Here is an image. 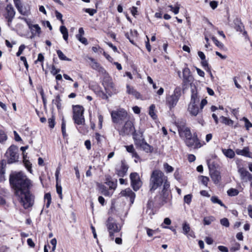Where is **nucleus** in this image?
I'll use <instances>...</instances> for the list:
<instances>
[{"label":"nucleus","instance_id":"30","mask_svg":"<svg viewBox=\"0 0 252 252\" xmlns=\"http://www.w3.org/2000/svg\"><path fill=\"white\" fill-rule=\"evenodd\" d=\"M215 218L213 216H209L204 218L203 224L204 225H210L211 223L215 220Z\"/></svg>","mask_w":252,"mask_h":252},{"label":"nucleus","instance_id":"21","mask_svg":"<svg viewBox=\"0 0 252 252\" xmlns=\"http://www.w3.org/2000/svg\"><path fill=\"white\" fill-rule=\"evenodd\" d=\"M183 80L185 83H189L192 81V77L188 67H185L183 70Z\"/></svg>","mask_w":252,"mask_h":252},{"label":"nucleus","instance_id":"29","mask_svg":"<svg viewBox=\"0 0 252 252\" xmlns=\"http://www.w3.org/2000/svg\"><path fill=\"white\" fill-rule=\"evenodd\" d=\"M14 3L17 10L22 15H25L26 12H23L22 10L23 6L20 0H13Z\"/></svg>","mask_w":252,"mask_h":252},{"label":"nucleus","instance_id":"25","mask_svg":"<svg viewBox=\"0 0 252 252\" xmlns=\"http://www.w3.org/2000/svg\"><path fill=\"white\" fill-rule=\"evenodd\" d=\"M210 176L212 180L215 184H218L220 180L221 176L220 173L217 170L211 172Z\"/></svg>","mask_w":252,"mask_h":252},{"label":"nucleus","instance_id":"49","mask_svg":"<svg viewBox=\"0 0 252 252\" xmlns=\"http://www.w3.org/2000/svg\"><path fill=\"white\" fill-rule=\"evenodd\" d=\"M240 245L237 242H235L234 245L230 248V251H232V252H235V251L239 250L240 249Z\"/></svg>","mask_w":252,"mask_h":252},{"label":"nucleus","instance_id":"6","mask_svg":"<svg viewBox=\"0 0 252 252\" xmlns=\"http://www.w3.org/2000/svg\"><path fill=\"white\" fill-rule=\"evenodd\" d=\"M73 120L74 123L78 125L84 124L85 119L83 115L84 109L80 105H73Z\"/></svg>","mask_w":252,"mask_h":252},{"label":"nucleus","instance_id":"39","mask_svg":"<svg viewBox=\"0 0 252 252\" xmlns=\"http://www.w3.org/2000/svg\"><path fill=\"white\" fill-rule=\"evenodd\" d=\"M227 193L230 196H235L239 194V192L237 189L231 188L227 190Z\"/></svg>","mask_w":252,"mask_h":252},{"label":"nucleus","instance_id":"19","mask_svg":"<svg viewBox=\"0 0 252 252\" xmlns=\"http://www.w3.org/2000/svg\"><path fill=\"white\" fill-rule=\"evenodd\" d=\"M198 103L190 102L188 106V111L192 116H196L199 112V109L198 107Z\"/></svg>","mask_w":252,"mask_h":252},{"label":"nucleus","instance_id":"12","mask_svg":"<svg viewBox=\"0 0 252 252\" xmlns=\"http://www.w3.org/2000/svg\"><path fill=\"white\" fill-rule=\"evenodd\" d=\"M185 143L188 147L193 149H197L201 147V144L195 134H193V135H191L186 139Z\"/></svg>","mask_w":252,"mask_h":252},{"label":"nucleus","instance_id":"43","mask_svg":"<svg viewBox=\"0 0 252 252\" xmlns=\"http://www.w3.org/2000/svg\"><path fill=\"white\" fill-rule=\"evenodd\" d=\"M48 126L50 128H53L55 125V117L52 116L51 118L48 120Z\"/></svg>","mask_w":252,"mask_h":252},{"label":"nucleus","instance_id":"32","mask_svg":"<svg viewBox=\"0 0 252 252\" xmlns=\"http://www.w3.org/2000/svg\"><path fill=\"white\" fill-rule=\"evenodd\" d=\"M220 118L221 122L226 125L232 126L233 124V121L227 117L221 116Z\"/></svg>","mask_w":252,"mask_h":252},{"label":"nucleus","instance_id":"27","mask_svg":"<svg viewBox=\"0 0 252 252\" xmlns=\"http://www.w3.org/2000/svg\"><path fill=\"white\" fill-rule=\"evenodd\" d=\"M235 153L238 155L249 157V148L248 147H244L242 150L237 149L235 150Z\"/></svg>","mask_w":252,"mask_h":252},{"label":"nucleus","instance_id":"59","mask_svg":"<svg viewBox=\"0 0 252 252\" xmlns=\"http://www.w3.org/2000/svg\"><path fill=\"white\" fill-rule=\"evenodd\" d=\"M105 88L106 90L110 89L113 90L114 89V84L113 82L111 81H109L106 86H105Z\"/></svg>","mask_w":252,"mask_h":252},{"label":"nucleus","instance_id":"48","mask_svg":"<svg viewBox=\"0 0 252 252\" xmlns=\"http://www.w3.org/2000/svg\"><path fill=\"white\" fill-rule=\"evenodd\" d=\"M106 184L110 189H115L116 188L117 184L116 182H114L111 181H107Z\"/></svg>","mask_w":252,"mask_h":252},{"label":"nucleus","instance_id":"64","mask_svg":"<svg viewBox=\"0 0 252 252\" xmlns=\"http://www.w3.org/2000/svg\"><path fill=\"white\" fill-rule=\"evenodd\" d=\"M248 215L252 219V205H249L248 207Z\"/></svg>","mask_w":252,"mask_h":252},{"label":"nucleus","instance_id":"46","mask_svg":"<svg viewBox=\"0 0 252 252\" xmlns=\"http://www.w3.org/2000/svg\"><path fill=\"white\" fill-rule=\"evenodd\" d=\"M100 189L101 190L102 193L105 196H109L110 195V193L109 191L107 190L106 187L104 185H101L100 187Z\"/></svg>","mask_w":252,"mask_h":252},{"label":"nucleus","instance_id":"23","mask_svg":"<svg viewBox=\"0 0 252 252\" xmlns=\"http://www.w3.org/2000/svg\"><path fill=\"white\" fill-rule=\"evenodd\" d=\"M126 151L132 154V156L133 158H135V162H137L138 160H140V157L138 155L136 152L134 147L132 145H130L129 146H125Z\"/></svg>","mask_w":252,"mask_h":252},{"label":"nucleus","instance_id":"7","mask_svg":"<svg viewBox=\"0 0 252 252\" xmlns=\"http://www.w3.org/2000/svg\"><path fill=\"white\" fill-rule=\"evenodd\" d=\"M115 127L119 131V134L121 135L124 136L132 133L133 137L134 134L138 136L134 130V127L132 122L130 121L129 119L126 121L124 125L123 126H121L120 125H119L118 127Z\"/></svg>","mask_w":252,"mask_h":252},{"label":"nucleus","instance_id":"40","mask_svg":"<svg viewBox=\"0 0 252 252\" xmlns=\"http://www.w3.org/2000/svg\"><path fill=\"white\" fill-rule=\"evenodd\" d=\"M163 168L167 173H171L174 171V168L166 162L163 164Z\"/></svg>","mask_w":252,"mask_h":252},{"label":"nucleus","instance_id":"31","mask_svg":"<svg viewBox=\"0 0 252 252\" xmlns=\"http://www.w3.org/2000/svg\"><path fill=\"white\" fill-rule=\"evenodd\" d=\"M60 32L63 35V38L65 40L67 41L68 39V31L66 27L64 26H62L60 27Z\"/></svg>","mask_w":252,"mask_h":252},{"label":"nucleus","instance_id":"15","mask_svg":"<svg viewBox=\"0 0 252 252\" xmlns=\"http://www.w3.org/2000/svg\"><path fill=\"white\" fill-rule=\"evenodd\" d=\"M24 21L26 22L29 28L30 29L32 36L33 37L35 36H39L41 32V31L39 25L38 24H32L30 21H28L26 18H24Z\"/></svg>","mask_w":252,"mask_h":252},{"label":"nucleus","instance_id":"47","mask_svg":"<svg viewBox=\"0 0 252 252\" xmlns=\"http://www.w3.org/2000/svg\"><path fill=\"white\" fill-rule=\"evenodd\" d=\"M83 10L85 12L89 13V15L92 16L97 12V10L95 9L84 8Z\"/></svg>","mask_w":252,"mask_h":252},{"label":"nucleus","instance_id":"3","mask_svg":"<svg viewBox=\"0 0 252 252\" xmlns=\"http://www.w3.org/2000/svg\"><path fill=\"white\" fill-rule=\"evenodd\" d=\"M170 185L167 183L163 186L161 192L157 195L154 198V202L155 204L162 206L166 203H171L172 196L169 189Z\"/></svg>","mask_w":252,"mask_h":252},{"label":"nucleus","instance_id":"61","mask_svg":"<svg viewBox=\"0 0 252 252\" xmlns=\"http://www.w3.org/2000/svg\"><path fill=\"white\" fill-rule=\"evenodd\" d=\"M195 68L197 71L198 75L201 77H204L205 76L204 72L203 70H201L200 69H199L196 67H195Z\"/></svg>","mask_w":252,"mask_h":252},{"label":"nucleus","instance_id":"28","mask_svg":"<svg viewBox=\"0 0 252 252\" xmlns=\"http://www.w3.org/2000/svg\"><path fill=\"white\" fill-rule=\"evenodd\" d=\"M222 152L226 157L230 158H232L235 156V152L232 149H222Z\"/></svg>","mask_w":252,"mask_h":252},{"label":"nucleus","instance_id":"37","mask_svg":"<svg viewBox=\"0 0 252 252\" xmlns=\"http://www.w3.org/2000/svg\"><path fill=\"white\" fill-rule=\"evenodd\" d=\"M211 200L213 203H218L221 206L224 207L225 208H226V206L222 202V201L216 196H212Z\"/></svg>","mask_w":252,"mask_h":252},{"label":"nucleus","instance_id":"33","mask_svg":"<svg viewBox=\"0 0 252 252\" xmlns=\"http://www.w3.org/2000/svg\"><path fill=\"white\" fill-rule=\"evenodd\" d=\"M168 7L170 8V10L172 11L174 13V14L176 15L179 12L180 4L178 3H176L174 7L172 5H168Z\"/></svg>","mask_w":252,"mask_h":252},{"label":"nucleus","instance_id":"14","mask_svg":"<svg viewBox=\"0 0 252 252\" xmlns=\"http://www.w3.org/2000/svg\"><path fill=\"white\" fill-rule=\"evenodd\" d=\"M5 10L6 13L5 14V17L7 20L8 26L10 27L11 26L12 21L15 17V11L11 4L7 5Z\"/></svg>","mask_w":252,"mask_h":252},{"label":"nucleus","instance_id":"57","mask_svg":"<svg viewBox=\"0 0 252 252\" xmlns=\"http://www.w3.org/2000/svg\"><path fill=\"white\" fill-rule=\"evenodd\" d=\"M50 243L53 246L52 248V251H54L56 250V245H57V240L56 238L52 239Z\"/></svg>","mask_w":252,"mask_h":252},{"label":"nucleus","instance_id":"62","mask_svg":"<svg viewBox=\"0 0 252 252\" xmlns=\"http://www.w3.org/2000/svg\"><path fill=\"white\" fill-rule=\"evenodd\" d=\"M210 5L212 9H215L218 6V2L215 0L211 1L210 2Z\"/></svg>","mask_w":252,"mask_h":252},{"label":"nucleus","instance_id":"2","mask_svg":"<svg viewBox=\"0 0 252 252\" xmlns=\"http://www.w3.org/2000/svg\"><path fill=\"white\" fill-rule=\"evenodd\" d=\"M166 183L170 185V183L167 180V177L161 171L159 170L153 171L150 180V190L151 191H155L162 184L164 186Z\"/></svg>","mask_w":252,"mask_h":252},{"label":"nucleus","instance_id":"50","mask_svg":"<svg viewBox=\"0 0 252 252\" xmlns=\"http://www.w3.org/2000/svg\"><path fill=\"white\" fill-rule=\"evenodd\" d=\"M56 190H57V192L59 194L60 198L61 199H62L63 195H62V187L61 186H59L58 182L57 183V185H56Z\"/></svg>","mask_w":252,"mask_h":252},{"label":"nucleus","instance_id":"36","mask_svg":"<svg viewBox=\"0 0 252 252\" xmlns=\"http://www.w3.org/2000/svg\"><path fill=\"white\" fill-rule=\"evenodd\" d=\"M57 55L61 60L62 61H71V59L66 57L63 52L60 50L57 51Z\"/></svg>","mask_w":252,"mask_h":252},{"label":"nucleus","instance_id":"8","mask_svg":"<svg viewBox=\"0 0 252 252\" xmlns=\"http://www.w3.org/2000/svg\"><path fill=\"white\" fill-rule=\"evenodd\" d=\"M134 144L137 148H140L146 153H152L153 152V147L145 141L142 135L139 137L138 136L134 134Z\"/></svg>","mask_w":252,"mask_h":252},{"label":"nucleus","instance_id":"22","mask_svg":"<svg viewBox=\"0 0 252 252\" xmlns=\"http://www.w3.org/2000/svg\"><path fill=\"white\" fill-rule=\"evenodd\" d=\"M88 59L91 62V65L94 69H95L99 72H101L102 73L105 72L104 69L94 59L91 57H89Z\"/></svg>","mask_w":252,"mask_h":252},{"label":"nucleus","instance_id":"4","mask_svg":"<svg viewBox=\"0 0 252 252\" xmlns=\"http://www.w3.org/2000/svg\"><path fill=\"white\" fill-rule=\"evenodd\" d=\"M112 122L116 124V127H118L123 122L129 119L127 112L123 108L113 111L111 113Z\"/></svg>","mask_w":252,"mask_h":252},{"label":"nucleus","instance_id":"35","mask_svg":"<svg viewBox=\"0 0 252 252\" xmlns=\"http://www.w3.org/2000/svg\"><path fill=\"white\" fill-rule=\"evenodd\" d=\"M23 162L28 171L32 173V164L28 159H26L24 154H23Z\"/></svg>","mask_w":252,"mask_h":252},{"label":"nucleus","instance_id":"9","mask_svg":"<svg viewBox=\"0 0 252 252\" xmlns=\"http://www.w3.org/2000/svg\"><path fill=\"white\" fill-rule=\"evenodd\" d=\"M106 225L109 233L110 237L114 239V233L118 232L121 230V226L118 225L116 221L112 218H109L106 222Z\"/></svg>","mask_w":252,"mask_h":252},{"label":"nucleus","instance_id":"45","mask_svg":"<svg viewBox=\"0 0 252 252\" xmlns=\"http://www.w3.org/2000/svg\"><path fill=\"white\" fill-rule=\"evenodd\" d=\"M220 223L222 225L226 227H228L229 226V222L227 218H223L220 220Z\"/></svg>","mask_w":252,"mask_h":252},{"label":"nucleus","instance_id":"60","mask_svg":"<svg viewBox=\"0 0 252 252\" xmlns=\"http://www.w3.org/2000/svg\"><path fill=\"white\" fill-rule=\"evenodd\" d=\"M202 184L205 186H207L208 184V182L209 180V178L206 176H202Z\"/></svg>","mask_w":252,"mask_h":252},{"label":"nucleus","instance_id":"41","mask_svg":"<svg viewBox=\"0 0 252 252\" xmlns=\"http://www.w3.org/2000/svg\"><path fill=\"white\" fill-rule=\"evenodd\" d=\"M61 101V99L59 95L56 96L55 99L53 100V103L56 105L58 109H61L62 107V104Z\"/></svg>","mask_w":252,"mask_h":252},{"label":"nucleus","instance_id":"13","mask_svg":"<svg viewBox=\"0 0 252 252\" xmlns=\"http://www.w3.org/2000/svg\"><path fill=\"white\" fill-rule=\"evenodd\" d=\"M131 186L135 191L138 190L142 185L139 175L137 173H132L130 175Z\"/></svg>","mask_w":252,"mask_h":252},{"label":"nucleus","instance_id":"1","mask_svg":"<svg viewBox=\"0 0 252 252\" xmlns=\"http://www.w3.org/2000/svg\"><path fill=\"white\" fill-rule=\"evenodd\" d=\"M9 182L14 190L15 195L25 209L33 205L34 196L30 191L32 181L22 172H14L10 175Z\"/></svg>","mask_w":252,"mask_h":252},{"label":"nucleus","instance_id":"34","mask_svg":"<svg viewBox=\"0 0 252 252\" xmlns=\"http://www.w3.org/2000/svg\"><path fill=\"white\" fill-rule=\"evenodd\" d=\"M156 107L154 104H152L149 108V114L153 119H156L157 116L155 113Z\"/></svg>","mask_w":252,"mask_h":252},{"label":"nucleus","instance_id":"58","mask_svg":"<svg viewBox=\"0 0 252 252\" xmlns=\"http://www.w3.org/2000/svg\"><path fill=\"white\" fill-rule=\"evenodd\" d=\"M60 71V69H57L56 68L55 66L53 65L51 68V72L53 75L57 74Z\"/></svg>","mask_w":252,"mask_h":252},{"label":"nucleus","instance_id":"10","mask_svg":"<svg viewBox=\"0 0 252 252\" xmlns=\"http://www.w3.org/2000/svg\"><path fill=\"white\" fill-rule=\"evenodd\" d=\"M17 148L14 145L11 146L7 150L5 156L7 158L8 163H12L18 158Z\"/></svg>","mask_w":252,"mask_h":252},{"label":"nucleus","instance_id":"54","mask_svg":"<svg viewBox=\"0 0 252 252\" xmlns=\"http://www.w3.org/2000/svg\"><path fill=\"white\" fill-rule=\"evenodd\" d=\"M25 47H26L25 45H21L19 47L18 51L16 53V56L18 57L20 56L23 53V52L24 50L25 49Z\"/></svg>","mask_w":252,"mask_h":252},{"label":"nucleus","instance_id":"51","mask_svg":"<svg viewBox=\"0 0 252 252\" xmlns=\"http://www.w3.org/2000/svg\"><path fill=\"white\" fill-rule=\"evenodd\" d=\"M212 39L216 46H217L218 47H219L220 48L223 47V44L222 43L220 42L219 41H218L216 37L213 36L212 37Z\"/></svg>","mask_w":252,"mask_h":252},{"label":"nucleus","instance_id":"55","mask_svg":"<svg viewBox=\"0 0 252 252\" xmlns=\"http://www.w3.org/2000/svg\"><path fill=\"white\" fill-rule=\"evenodd\" d=\"M243 120L245 121V126H246L247 129L248 130L250 127H252V123L249 121V120L247 118L244 117Z\"/></svg>","mask_w":252,"mask_h":252},{"label":"nucleus","instance_id":"56","mask_svg":"<svg viewBox=\"0 0 252 252\" xmlns=\"http://www.w3.org/2000/svg\"><path fill=\"white\" fill-rule=\"evenodd\" d=\"M55 15H56V18L58 19V20H60L62 23L63 24V21L62 19L63 18V15L62 14L59 12V11H55Z\"/></svg>","mask_w":252,"mask_h":252},{"label":"nucleus","instance_id":"52","mask_svg":"<svg viewBox=\"0 0 252 252\" xmlns=\"http://www.w3.org/2000/svg\"><path fill=\"white\" fill-rule=\"evenodd\" d=\"M7 139V136L4 131L0 130V142H2Z\"/></svg>","mask_w":252,"mask_h":252},{"label":"nucleus","instance_id":"26","mask_svg":"<svg viewBox=\"0 0 252 252\" xmlns=\"http://www.w3.org/2000/svg\"><path fill=\"white\" fill-rule=\"evenodd\" d=\"M126 93L128 94L132 95L137 99L140 97V94L129 85H126Z\"/></svg>","mask_w":252,"mask_h":252},{"label":"nucleus","instance_id":"42","mask_svg":"<svg viewBox=\"0 0 252 252\" xmlns=\"http://www.w3.org/2000/svg\"><path fill=\"white\" fill-rule=\"evenodd\" d=\"M199 99L198 98L197 93L192 92L190 102H194V103H199Z\"/></svg>","mask_w":252,"mask_h":252},{"label":"nucleus","instance_id":"18","mask_svg":"<svg viewBox=\"0 0 252 252\" xmlns=\"http://www.w3.org/2000/svg\"><path fill=\"white\" fill-rule=\"evenodd\" d=\"M240 174L241 179L246 182L252 180V175L243 168H241L238 170Z\"/></svg>","mask_w":252,"mask_h":252},{"label":"nucleus","instance_id":"20","mask_svg":"<svg viewBox=\"0 0 252 252\" xmlns=\"http://www.w3.org/2000/svg\"><path fill=\"white\" fill-rule=\"evenodd\" d=\"M122 196L129 197L131 203H133L135 197V194L129 188H127L121 192Z\"/></svg>","mask_w":252,"mask_h":252},{"label":"nucleus","instance_id":"53","mask_svg":"<svg viewBox=\"0 0 252 252\" xmlns=\"http://www.w3.org/2000/svg\"><path fill=\"white\" fill-rule=\"evenodd\" d=\"M184 200L185 203L189 204L191 201V195L190 194L185 195L184 198Z\"/></svg>","mask_w":252,"mask_h":252},{"label":"nucleus","instance_id":"5","mask_svg":"<svg viewBox=\"0 0 252 252\" xmlns=\"http://www.w3.org/2000/svg\"><path fill=\"white\" fill-rule=\"evenodd\" d=\"M181 95V91L180 88H176L171 95L166 97V104L169 110H171L177 105Z\"/></svg>","mask_w":252,"mask_h":252},{"label":"nucleus","instance_id":"16","mask_svg":"<svg viewBox=\"0 0 252 252\" xmlns=\"http://www.w3.org/2000/svg\"><path fill=\"white\" fill-rule=\"evenodd\" d=\"M183 233L188 237L195 238L194 232L191 230L190 225L187 221H184L182 224Z\"/></svg>","mask_w":252,"mask_h":252},{"label":"nucleus","instance_id":"11","mask_svg":"<svg viewBox=\"0 0 252 252\" xmlns=\"http://www.w3.org/2000/svg\"><path fill=\"white\" fill-rule=\"evenodd\" d=\"M178 132L181 137L187 139L189 136H191V133L190 129L186 126L185 122L178 123L177 125Z\"/></svg>","mask_w":252,"mask_h":252},{"label":"nucleus","instance_id":"24","mask_svg":"<svg viewBox=\"0 0 252 252\" xmlns=\"http://www.w3.org/2000/svg\"><path fill=\"white\" fill-rule=\"evenodd\" d=\"M234 25H235V29L238 32H243V34L244 35H247V32L246 31H243L244 29V26H243L242 23L238 19L234 20Z\"/></svg>","mask_w":252,"mask_h":252},{"label":"nucleus","instance_id":"44","mask_svg":"<svg viewBox=\"0 0 252 252\" xmlns=\"http://www.w3.org/2000/svg\"><path fill=\"white\" fill-rule=\"evenodd\" d=\"M65 126H66L65 121L64 119L63 118L62 119V122L61 128H62V132L63 135V137H65L67 136V134L66 133Z\"/></svg>","mask_w":252,"mask_h":252},{"label":"nucleus","instance_id":"38","mask_svg":"<svg viewBox=\"0 0 252 252\" xmlns=\"http://www.w3.org/2000/svg\"><path fill=\"white\" fill-rule=\"evenodd\" d=\"M44 200L46 203V207L48 208L51 202V195L50 193H47L44 195Z\"/></svg>","mask_w":252,"mask_h":252},{"label":"nucleus","instance_id":"63","mask_svg":"<svg viewBox=\"0 0 252 252\" xmlns=\"http://www.w3.org/2000/svg\"><path fill=\"white\" fill-rule=\"evenodd\" d=\"M219 250L222 252H228L227 248L223 246H220L218 247Z\"/></svg>","mask_w":252,"mask_h":252},{"label":"nucleus","instance_id":"17","mask_svg":"<svg viewBox=\"0 0 252 252\" xmlns=\"http://www.w3.org/2000/svg\"><path fill=\"white\" fill-rule=\"evenodd\" d=\"M128 168V166L124 161H122L121 166L116 168V173L118 176L123 177L126 175Z\"/></svg>","mask_w":252,"mask_h":252}]
</instances>
